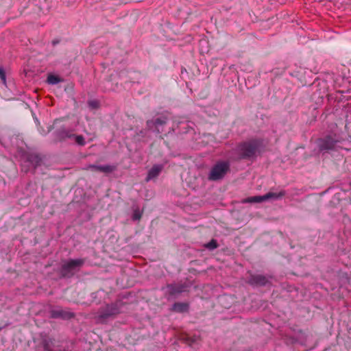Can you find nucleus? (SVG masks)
Listing matches in <instances>:
<instances>
[{
  "label": "nucleus",
  "instance_id": "nucleus-10",
  "mask_svg": "<svg viewBox=\"0 0 351 351\" xmlns=\"http://www.w3.org/2000/svg\"><path fill=\"white\" fill-rule=\"evenodd\" d=\"M206 247L209 248V249H215L217 247V243H216V241H214V240H212L210 242H209L208 243H207L206 245Z\"/></svg>",
  "mask_w": 351,
  "mask_h": 351
},
{
  "label": "nucleus",
  "instance_id": "nucleus-2",
  "mask_svg": "<svg viewBox=\"0 0 351 351\" xmlns=\"http://www.w3.org/2000/svg\"><path fill=\"white\" fill-rule=\"evenodd\" d=\"M282 196V193H268L267 194L262 196H254L244 199L243 202L247 203H259L266 201L269 199H277L279 197Z\"/></svg>",
  "mask_w": 351,
  "mask_h": 351
},
{
  "label": "nucleus",
  "instance_id": "nucleus-11",
  "mask_svg": "<svg viewBox=\"0 0 351 351\" xmlns=\"http://www.w3.org/2000/svg\"><path fill=\"white\" fill-rule=\"evenodd\" d=\"M0 78L3 83H5V75L3 69L0 68Z\"/></svg>",
  "mask_w": 351,
  "mask_h": 351
},
{
  "label": "nucleus",
  "instance_id": "nucleus-6",
  "mask_svg": "<svg viewBox=\"0 0 351 351\" xmlns=\"http://www.w3.org/2000/svg\"><path fill=\"white\" fill-rule=\"evenodd\" d=\"M90 169H92L94 171H99L102 172H112L114 167L113 166L106 165V166H95L93 165L90 167Z\"/></svg>",
  "mask_w": 351,
  "mask_h": 351
},
{
  "label": "nucleus",
  "instance_id": "nucleus-4",
  "mask_svg": "<svg viewBox=\"0 0 351 351\" xmlns=\"http://www.w3.org/2000/svg\"><path fill=\"white\" fill-rule=\"evenodd\" d=\"M241 154L244 157H251L256 152V147L252 143H245L241 147Z\"/></svg>",
  "mask_w": 351,
  "mask_h": 351
},
{
  "label": "nucleus",
  "instance_id": "nucleus-7",
  "mask_svg": "<svg viewBox=\"0 0 351 351\" xmlns=\"http://www.w3.org/2000/svg\"><path fill=\"white\" fill-rule=\"evenodd\" d=\"M47 81L50 84H56L60 82V79L57 75H49Z\"/></svg>",
  "mask_w": 351,
  "mask_h": 351
},
{
  "label": "nucleus",
  "instance_id": "nucleus-9",
  "mask_svg": "<svg viewBox=\"0 0 351 351\" xmlns=\"http://www.w3.org/2000/svg\"><path fill=\"white\" fill-rule=\"evenodd\" d=\"M75 142L80 145H83L85 144L84 140L82 136H77L75 137Z\"/></svg>",
  "mask_w": 351,
  "mask_h": 351
},
{
  "label": "nucleus",
  "instance_id": "nucleus-13",
  "mask_svg": "<svg viewBox=\"0 0 351 351\" xmlns=\"http://www.w3.org/2000/svg\"><path fill=\"white\" fill-rule=\"evenodd\" d=\"M140 217H141V215L139 213H135L134 215V218L135 219H140Z\"/></svg>",
  "mask_w": 351,
  "mask_h": 351
},
{
  "label": "nucleus",
  "instance_id": "nucleus-3",
  "mask_svg": "<svg viewBox=\"0 0 351 351\" xmlns=\"http://www.w3.org/2000/svg\"><path fill=\"white\" fill-rule=\"evenodd\" d=\"M82 265L80 260H71L66 262L64 266L62 272L64 276L69 274V273L74 271L77 267Z\"/></svg>",
  "mask_w": 351,
  "mask_h": 351
},
{
  "label": "nucleus",
  "instance_id": "nucleus-5",
  "mask_svg": "<svg viewBox=\"0 0 351 351\" xmlns=\"http://www.w3.org/2000/svg\"><path fill=\"white\" fill-rule=\"evenodd\" d=\"M162 170V167L159 165L154 166L149 171L147 180H151L156 177Z\"/></svg>",
  "mask_w": 351,
  "mask_h": 351
},
{
  "label": "nucleus",
  "instance_id": "nucleus-1",
  "mask_svg": "<svg viewBox=\"0 0 351 351\" xmlns=\"http://www.w3.org/2000/svg\"><path fill=\"white\" fill-rule=\"evenodd\" d=\"M228 170V165L226 162L217 163L211 170L209 178L216 180L224 176Z\"/></svg>",
  "mask_w": 351,
  "mask_h": 351
},
{
  "label": "nucleus",
  "instance_id": "nucleus-8",
  "mask_svg": "<svg viewBox=\"0 0 351 351\" xmlns=\"http://www.w3.org/2000/svg\"><path fill=\"white\" fill-rule=\"evenodd\" d=\"M70 314H64L61 311H53V317H61L63 318H69L70 317Z\"/></svg>",
  "mask_w": 351,
  "mask_h": 351
},
{
  "label": "nucleus",
  "instance_id": "nucleus-12",
  "mask_svg": "<svg viewBox=\"0 0 351 351\" xmlns=\"http://www.w3.org/2000/svg\"><path fill=\"white\" fill-rule=\"evenodd\" d=\"M89 106L92 108H96L98 106V103L96 101H92L88 103Z\"/></svg>",
  "mask_w": 351,
  "mask_h": 351
}]
</instances>
